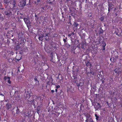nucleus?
I'll list each match as a JSON object with an SVG mask.
<instances>
[{"label": "nucleus", "mask_w": 122, "mask_h": 122, "mask_svg": "<svg viewBox=\"0 0 122 122\" xmlns=\"http://www.w3.org/2000/svg\"><path fill=\"white\" fill-rule=\"evenodd\" d=\"M34 63H35V64H36V61H35L34 62Z\"/></svg>", "instance_id": "79ce46f5"}, {"label": "nucleus", "mask_w": 122, "mask_h": 122, "mask_svg": "<svg viewBox=\"0 0 122 122\" xmlns=\"http://www.w3.org/2000/svg\"><path fill=\"white\" fill-rule=\"evenodd\" d=\"M10 0V4L13 5V6L14 7L16 4L15 1L14 0H5L4 1L5 5H6V4L7 5H8L9 4V1Z\"/></svg>", "instance_id": "39448f33"}, {"label": "nucleus", "mask_w": 122, "mask_h": 122, "mask_svg": "<svg viewBox=\"0 0 122 122\" xmlns=\"http://www.w3.org/2000/svg\"><path fill=\"white\" fill-rule=\"evenodd\" d=\"M26 5L25 0H23L22 1L20 2V5L21 6H23Z\"/></svg>", "instance_id": "9d476101"}, {"label": "nucleus", "mask_w": 122, "mask_h": 122, "mask_svg": "<svg viewBox=\"0 0 122 122\" xmlns=\"http://www.w3.org/2000/svg\"><path fill=\"white\" fill-rule=\"evenodd\" d=\"M71 34H69L68 35V36L69 37H70V36H71Z\"/></svg>", "instance_id": "58836bf2"}, {"label": "nucleus", "mask_w": 122, "mask_h": 122, "mask_svg": "<svg viewBox=\"0 0 122 122\" xmlns=\"http://www.w3.org/2000/svg\"><path fill=\"white\" fill-rule=\"evenodd\" d=\"M26 93V97L27 98H28L29 99L27 101V103L28 104H31L34 101V99H32L31 100L30 99V97L31 96L30 94V93Z\"/></svg>", "instance_id": "20e7f679"}, {"label": "nucleus", "mask_w": 122, "mask_h": 122, "mask_svg": "<svg viewBox=\"0 0 122 122\" xmlns=\"http://www.w3.org/2000/svg\"><path fill=\"white\" fill-rule=\"evenodd\" d=\"M103 46V49H102V51H105V46Z\"/></svg>", "instance_id": "2f4dec72"}, {"label": "nucleus", "mask_w": 122, "mask_h": 122, "mask_svg": "<svg viewBox=\"0 0 122 122\" xmlns=\"http://www.w3.org/2000/svg\"><path fill=\"white\" fill-rule=\"evenodd\" d=\"M44 35L43 36H42L41 37H39V39L40 40L42 41L43 40V37H44Z\"/></svg>", "instance_id": "b1692460"}, {"label": "nucleus", "mask_w": 122, "mask_h": 122, "mask_svg": "<svg viewBox=\"0 0 122 122\" xmlns=\"http://www.w3.org/2000/svg\"><path fill=\"white\" fill-rule=\"evenodd\" d=\"M24 20L27 26L30 25V23L28 18H25L24 19Z\"/></svg>", "instance_id": "1a4fd4ad"}, {"label": "nucleus", "mask_w": 122, "mask_h": 122, "mask_svg": "<svg viewBox=\"0 0 122 122\" xmlns=\"http://www.w3.org/2000/svg\"><path fill=\"white\" fill-rule=\"evenodd\" d=\"M51 92L52 93L54 92H55V91L54 90H51Z\"/></svg>", "instance_id": "4c0bfd02"}, {"label": "nucleus", "mask_w": 122, "mask_h": 122, "mask_svg": "<svg viewBox=\"0 0 122 122\" xmlns=\"http://www.w3.org/2000/svg\"><path fill=\"white\" fill-rule=\"evenodd\" d=\"M34 80H35V81H38V82H39V81H38V79L37 78H34Z\"/></svg>", "instance_id": "7c9ffc66"}, {"label": "nucleus", "mask_w": 122, "mask_h": 122, "mask_svg": "<svg viewBox=\"0 0 122 122\" xmlns=\"http://www.w3.org/2000/svg\"><path fill=\"white\" fill-rule=\"evenodd\" d=\"M8 77H10L9 76H5L4 78V80L5 81H8V80H9V78Z\"/></svg>", "instance_id": "6ab92c4d"}, {"label": "nucleus", "mask_w": 122, "mask_h": 122, "mask_svg": "<svg viewBox=\"0 0 122 122\" xmlns=\"http://www.w3.org/2000/svg\"><path fill=\"white\" fill-rule=\"evenodd\" d=\"M94 122L93 121V120L92 122Z\"/></svg>", "instance_id": "49530a36"}, {"label": "nucleus", "mask_w": 122, "mask_h": 122, "mask_svg": "<svg viewBox=\"0 0 122 122\" xmlns=\"http://www.w3.org/2000/svg\"><path fill=\"white\" fill-rule=\"evenodd\" d=\"M100 19L101 21L103 20L104 19V17H101V18H100Z\"/></svg>", "instance_id": "c85d7f7f"}, {"label": "nucleus", "mask_w": 122, "mask_h": 122, "mask_svg": "<svg viewBox=\"0 0 122 122\" xmlns=\"http://www.w3.org/2000/svg\"><path fill=\"white\" fill-rule=\"evenodd\" d=\"M79 47H80V46ZM80 47H79V48H80Z\"/></svg>", "instance_id": "09e8293b"}, {"label": "nucleus", "mask_w": 122, "mask_h": 122, "mask_svg": "<svg viewBox=\"0 0 122 122\" xmlns=\"http://www.w3.org/2000/svg\"><path fill=\"white\" fill-rule=\"evenodd\" d=\"M51 52V55H53V53L52 52V50H51V52Z\"/></svg>", "instance_id": "c9c22d12"}, {"label": "nucleus", "mask_w": 122, "mask_h": 122, "mask_svg": "<svg viewBox=\"0 0 122 122\" xmlns=\"http://www.w3.org/2000/svg\"><path fill=\"white\" fill-rule=\"evenodd\" d=\"M76 46H71V52L74 53H75L74 50L76 49Z\"/></svg>", "instance_id": "4468645a"}, {"label": "nucleus", "mask_w": 122, "mask_h": 122, "mask_svg": "<svg viewBox=\"0 0 122 122\" xmlns=\"http://www.w3.org/2000/svg\"><path fill=\"white\" fill-rule=\"evenodd\" d=\"M29 112H27V114H28V115H26V112L25 113H24V115H25L26 116H27L28 117H30V115H29Z\"/></svg>", "instance_id": "412c9836"}, {"label": "nucleus", "mask_w": 122, "mask_h": 122, "mask_svg": "<svg viewBox=\"0 0 122 122\" xmlns=\"http://www.w3.org/2000/svg\"><path fill=\"white\" fill-rule=\"evenodd\" d=\"M43 97L41 96L37 97L36 98V100L37 102V104L39 106H41L43 104Z\"/></svg>", "instance_id": "f03ea898"}, {"label": "nucleus", "mask_w": 122, "mask_h": 122, "mask_svg": "<svg viewBox=\"0 0 122 122\" xmlns=\"http://www.w3.org/2000/svg\"><path fill=\"white\" fill-rule=\"evenodd\" d=\"M57 89L56 88V89H55V92H57Z\"/></svg>", "instance_id": "ea45409f"}, {"label": "nucleus", "mask_w": 122, "mask_h": 122, "mask_svg": "<svg viewBox=\"0 0 122 122\" xmlns=\"http://www.w3.org/2000/svg\"><path fill=\"white\" fill-rule=\"evenodd\" d=\"M13 51L12 49L11 51H7V52H4L3 51L2 53L3 55V57H6L5 58L7 59L10 62H12L14 60L13 58H8L10 57L11 55H13Z\"/></svg>", "instance_id": "f257e3e1"}, {"label": "nucleus", "mask_w": 122, "mask_h": 122, "mask_svg": "<svg viewBox=\"0 0 122 122\" xmlns=\"http://www.w3.org/2000/svg\"><path fill=\"white\" fill-rule=\"evenodd\" d=\"M122 71V70L121 69L119 68H116L114 71L115 73L118 76L121 74Z\"/></svg>", "instance_id": "423d86ee"}, {"label": "nucleus", "mask_w": 122, "mask_h": 122, "mask_svg": "<svg viewBox=\"0 0 122 122\" xmlns=\"http://www.w3.org/2000/svg\"><path fill=\"white\" fill-rule=\"evenodd\" d=\"M110 60L111 61H112L113 62H114L115 61L114 60V58L113 57L110 58Z\"/></svg>", "instance_id": "5701e85b"}, {"label": "nucleus", "mask_w": 122, "mask_h": 122, "mask_svg": "<svg viewBox=\"0 0 122 122\" xmlns=\"http://www.w3.org/2000/svg\"><path fill=\"white\" fill-rule=\"evenodd\" d=\"M11 9V8L10 10L5 11V14L9 17L11 16L12 15Z\"/></svg>", "instance_id": "6e6552de"}, {"label": "nucleus", "mask_w": 122, "mask_h": 122, "mask_svg": "<svg viewBox=\"0 0 122 122\" xmlns=\"http://www.w3.org/2000/svg\"><path fill=\"white\" fill-rule=\"evenodd\" d=\"M44 36H45L44 38L46 40H48L49 39V37L48 36V34H45V35Z\"/></svg>", "instance_id": "dca6fc26"}, {"label": "nucleus", "mask_w": 122, "mask_h": 122, "mask_svg": "<svg viewBox=\"0 0 122 122\" xmlns=\"http://www.w3.org/2000/svg\"><path fill=\"white\" fill-rule=\"evenodd\" d=\"M71 90V89L70 88H69L68 89H67V91L68 92H69V91L70 92Z\"/></svg>", "instance_id": "f704fd0d"}, {"label": "nucleus", "mask_w": 122, "mask_h": 122, "mask_svg": "<svg viewBox=\"0 0 122 122\" xmlns=\"http://www.w3.org/2000/svg\"><path fill=\"white\" fill-rule=\"evenodd\" d=\"M60 86L59 85H58L57 86H56V88L57 89L58 88H60Z\"/></svg>", "instance_id": "c756f323"}, {"label": "nucleus", "mask_w": 122, "mask_h": 122, "mask_svg": "<svg viewBox=\"0 0 122 122\" xmlns=\"http://www.w3.org/2000/svg\"><path fill=\"white\" fill-rule=\"evenodd\" d=\"M24 46H20V48L21 47V48H22V47H23Z\"/></svg>", "instance_id": "c03bdc74"}, {"label": "nucleus", "mask_w": 122, "mask_h": 122, "mask_svg": "<svg viewBox=\"0 0 122 122\" xmlns=\"http://www.w3.org/2000/svg\"><path fill=\"white\" fill-rule=\"evenodd\" d=\"M22 50V51H24L25 52H27V51H28V49H27V48L26 47V48H24V49H22V50Z\"/></svg>", "instance_id": "aec40b11"}, {"label": "nucleus", "mask_w": 122, "mask_h": 122, "mask_svg": "<svg viewBox=\"0 0 122 122\" xmlns=\"http://www.w3.org/2000/svg\"><path fill=\"white\" fill-rule=\"evenodd\" d=\"M101 81H102V83H103L104 82V81L103 80H102V79L101 80Z\"/></svg>", "instance_id": "e433bc0d"}, {"label": "nucleus", "mask_w": 122, "mask_h": 122, "mask_svg": "<svg viewBox=\"0 0 122 122\" xmlns=\"http://www.w3.org/2000/svg\"><path fill=\"white\" fill-rule=\"evenodd\" d=\"M66 39H67V38L66 37V39H63V41L65 43L66 42Z\"/></svg>", "instance_id": "473e14b6"}, {"label": "nucleus", "mask_w": 122, "mask_h": 122, "mask_svg": "<svg viewBox=\"0 0 122 122\" xmlns=\"http://www.w3.org/2000/svg\"><path fill=\"white\" fill-rule=\"evenodd\" d=\"M75 26H77L78 25V24L77 23H76L74 24Z\"/></svg>", "instance_id": "72a5a7b5"}, {"label": "nucleus", "mask_w": 122, "mask_h": 122, "mask_svg": "<svg viewBox=\"0 0 122 122\" xmlns=\"http://www.w3.org/2000/svg\"><path fill=\"white\" fill-rule=\"evenodd\" d=\"M21 58V56L20 55L19 56L18 55H17L15 57L16 59L18 61L20 60Z\"/></svg>", "instance_id": "2eb2a0df"}, {"label": "nucleus", "mask_w": 122, "mask_h": 122, "mask_svg": "<svg viewBox=\"0 0 122 122\" xmlns=\"http://www.w3.org/2000/svg\"><path fill=\"white\" fill-rule=\"evenodd\" d=\"M0 120H1V119H0Z\"/></svg>", "instance_id": "3c124183"}, {"label": "nucleus", "mask_w": 122, "mask_h": 122, "mask_svg": "<svg viewBox=\"0 0 122 122\" xmlns=\"http://www.w3.org/2000/svg\"><path fill=\"white\" fill-rule=\"evenodd\" d=\"M6 107L7 109L9 110L11 107V105L9 103H7L6 105Z\"/></svg>", "instance_id": "9b49d317"}, {"label": "nucleus", "mask_w": 122, "mask_h": 122, "mask_svg": "<svg viewBox=\"0 0 122 122\" xmlns=\"http://www.w3.org/2000/svg\"><path fill=\"white\" fill-rule=\"evenodd\" d=\"M95 116L96 117V120L97 121L99 120V116L97 114H95Z\"/></svg>", "instance_id": "a211bd4d"}, {"label": "nucleus", "mask_w": 122, "mask_h": 122, "mask_svg": "<svg viewBox=\"0 0 122 122\" xmlns=\"http://www.w3.org/2000/svg\"><path fill=\"white\" fill-rule=\"evenodd\" d=\"M24 46H20V48L21 47V48H22V47H23Z\"/></svg>", "instance_id": "a18cd8bd"}, {"label": "nucleus", "mask_w": 122, "mask_h": 122, "mask_svg": "<svg viewBox=\"0 0 122 122\" xmlns=\"http://www.w3.org/2000/svg\"><path fill=\"white\" fill-rule=\"evenodd\" d=\"M19 71V69H18V71Z\"/></svg>", "instance_id": "8fccbe9b"}, {"label": "nucleus", "mask_w": 122, "mask_h": 122, "mask_svg": "<svg viewBox=\"0 0 122 122\" xmlns=\"http://www.w3.org/2000/svg\"><path fill=\"white\" fill-rule=\"evenodd\" d=\"M36 1H37V2L36 1H35L34 2L36 4H37L40 2V0H36Z\"/></svg>", "instance_id": "393cba45"}, {"label": "nucleus", "mask_w": 122, "mask_h": 122, "mask_svg": "<svg viewBox=\"0 0 122 122\" xmlns=\"http://www.w3.org/2000/svg\"><path fill=\"white\" fill-rule=\"evenodd\" d=\"M9 78V80H8V82L9 84H10L11 83V81L10 80V77H8Z\"/></svg>", "instance_id": "4be33fe9"}, {"label": "nucleus", "mask_w": 122, "mask_h": 122, "mask_svg": "<svg viewBox=\"0 0 122 122\" xmlns=\"http://www.w3.org/2000/svg\"><path fill=\"white\" fill-rule=\"evenodd\" d=\"M18 35L19 36V38H20V37H22V33L21 32H20V35L19 34H18Z\"/></svg>", "instance_id": "bb28decb"}, {"label": "nucleus", "mask_w": 122, "mask_h": 122, "mask_svg": "<svg viewBox=\"0 0 122 122\" xmlns=\"http://www.w3.org/2000/svg\"><path fill=\"white\" fill-rule=\"evenodd\" d=\"M107 104L108 105H109V103L108 102H107Z\"/></svg>", "instance_id": "a19ab883"}, {"label": "nucleus", "mask_w": 122, "mask_h": 122, "mask_svg": "<svg viewBox=\"0 0 122 122\" xmlns=\"http://www.w3.org/2000/svg\"><path fill=\"white\" fill-rule=\"evenodd\" d=\"M97 106H98V107H99L100 108H101V105L99 103H97Z\"/></svg>", "instance_id": "cd10ccee"}, {"label": "nucleus", "mask_w": 122, "mask_h": 122, "mask_svg": "<svg viewBox=\"0 0 122 122\" xmlns=\"http://www.w3.org/2000/svg\"><path fill=\"white\" fill-rule=\"evenodd\" d=\"M53 46H44V49L45 51L47 53H50L51 50V48Z\"/></svg>", "instance_id": "0eeeda50"}, {"label": "nucleus", "mask_w": 122, "mask_h": 122, "mask_svg": "<svg viewBox=\"0 0 122 122\" xmlns=\"http://www.w3.org/2000/svg\"><path fill=\"white\" fill-rule=\"evenodd\" d=\"M76 79L77 77H76V78H75V77L73 81L75 83H76L77 86L78 87H79L80 86V84L79 83H77L78 81L76 80Z\"/></svg>", "instance_id": "ddd939ff"}, {"label": "nucleus", "mask_w": 122, "mask_h": 122, "mask_svg": "<svg viewBox=\"0 0 122 122\" xmlns=\"http://www.w3.org/2000/svg\"><path fill=\"white\" fill-rule=\"evenodd\" d=\"M84 114L86 117V120L85 121L86 122H91L93 121L91 115L88 113H85Z\"/></svg>", "instance_id": "7ed1b4c3"}, {"label": "nucleus", "mask_w": 122, "mask_h": 122, "mask_svg": "<svg viewBox=\"0 0 122 122\" xmlns=\"http://www.w3.org/2000/svg\"><path fill=\"white\" fill-rule=\"evenodd\" d=\"M69 0H67V1H69Z\"/></svg>", "instance_id": "de8ad7c7"}, {"label": "nucleus", "mask_w": 122, "mask_h": 122, "mask_svg": "<svg viewBox=\"0 0 122 122\" xmlns=\"http://www.w3.org/2000/svg\"><path fill=\"white\" fill-rule=\"evenodd\" d=\"M17 47H15V49L16 50H18L19 49V48H20V46H16Z\"/></svg>", "instance_id": "a878e982"}, {"label": "nucleus", "mask_w": 122, "mask_h": 122, "mask_svg": "<svg viewBox=\"0 0 122 122\" xmlns=\"http://www.w3.org/2000/svg\"><path fill=\"white\" fill-rule=\"evenodd\" d=\"M85 62L86 65L87 66H90V67L92 66V64L90 62L88 61H85Z\"/></svg>", "instance_id": "f8f14e48"}, {"label": "nucleus", "mask_w": 122, "mask_h": 122, "mask_svg": "<svg viewBox=\"0 0 122 122\" xmlns=\"http://www.w3.org/2000/svg\"><path fill=\"white\" fill-rule=\"evenodd\" d=\"M18 107H17V109L16 110V113L17 114H19L20 113V112L19 109L18 108Z\"/></svg>", "instance_id": "f3484780"}, {"label": "nucleus", "mask_w": 122, "mask_h": 122, "mask_svg": "<svg viewBox=\"0 0 122 122\" xmlns=\"http://www.w3.org/2000/svg\"><path fill=\"white\" fill-rule=\"evenodd\" d=\"M81 46V48H84V46Z\"/></svg>", "instance_id": "37998d69"}]
</instances>
